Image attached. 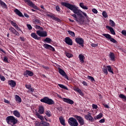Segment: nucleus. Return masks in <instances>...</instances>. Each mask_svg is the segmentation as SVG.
Returning <instances> with one entry per match:
<instances>
[{"instance_id": "nucleus-50", "label": "nucleus", "mask_w": 126, "mask_h": 126, "mask_svg": "<svg viewBox=\"0 0 126 126\" xmlns=\"http://www.w3.org/2000/svg\"><path fill=\"white\" fill-rule=\"evenodd\" d=\"M121 33H122V35H124V36H126V30L122 31Z\"/></svg>"}, {"instance_id": "nucleus-34", "label": "nucleus", "mask_w": 126, "mask_h": 126, "mask_svg": "<svg viewBox=\"0 0 126 126\" xmlns=\"http://www.w3.org/2000/svg\"><path fill=\"white\" fill-rule=\"evenodd\" d=\"M109 24L112 27H115V26H116V24L115 23V22H114V21L112 20H109Z\"/></svg>"}, {"instance_id": "nucleus-28", "label": "nucleus", "mask_w": 126, "mask_h": 126, "mask_svg": "<svg viewBox=\"0 0 126 126\" xmlns=\"http://www.w3.org/2000/svg\"><path fill=\"white\" fill-rule=\"evenodd\" d=\"M15 100L16 102H17V103H21V102H22V100H21V97L17 94L15 95Z\"/></svg>"}, {"instance_id": "nucleus-31", "label": "nucleus", "mask_w": 126, "mask_h": 126, "mask_svg": "<svg viewBox=\"0 0 126 126\" xmlns=\"http://www.w3.org/2000/svg\"><path fill=\"white\" fill-rule=\"evenodd\" d=\"M0 4L3 8H7V5L2 1H0Z\"/></svg>"}, {"instance_id": "nucleus-10", "label": "nucleus", "mask_w": 126, "mask_h": 126, "mask_svg": "<svg viewBox=\"0 0 126 126\" xmlns=\"http://www.w3.org/2000/svg\"><path fill=\"white\" fill-rule=\"evenodd\" d=\"M36 34L38 36H39V37H47V36H48V34L46 31H37Z\"/></svg>"}, {"instance_id": "nucleus-1", "label": "nucleus", "mask_w": 126, "mask_h": 126, "mask_svg": "<svg viewBox=\"0 0 126 126\" xmlns=\"http://www.w3.org/2000/svg\"><path fill=\"white\" fill-rule=\"evenodd\" d=\"M61 4L65 6L70 10H71L74 14L71 15V16L74 17V20L77 22H78L80 24H83L84 23V16L87 18L88 22H89V19H88V16L87 14L81 11L78 7L74 4H70L66 2H61ZM84 15V16H83Z\"/></svg>"}, {"instance_id": "nucleus-24", "label": "nucleus", "mask_w": 126, "mask_h": 126, "mask_svg": "<svg viewBox=\"0 0 126 126\" xmlns=\"http://www.w3.org/2000/svg\"><path fill=\"white\" fill-rule=\"evenodd\" d=\"M59 121L60 124H61L62 126H65V120L63 119V117L62 116L60 117L59 118Z\"/></svg>"}, {"instance_id": "nucleus-22", "label": "nucleus", "mask_w": 126, "mask_h": 126, "mask_svg": "<svg viewBox=\"0 0 126 126\" xmlns=\"http://www.w3.org/2000/svg\"><path fill=\"white\" fill-rule=\"evenodd\" d=\"M14 12H15L17 15H18V16H20V17H24V16H23V14H22V13H21V12H20V11H19V10H18V9H15L14 10Z\"/></svg>"}, {"instance_id": "nucleus-44", "label": "nucleus", "mask_w": 126, "mask_h": 126, "mask_svg": "<svg viewBox=\"0 0 126 126\" xmlns=\"http://www.w3.org/2000/svg\"><path fill=\"white\" fill-rule=\"evenodd\" d=\"M0 78L2 81H5V77L0 74Z\"/></svg>"}, {"instance_id": "nucleus-40", "label": "nucleus", "mask_w": 126, "mask_h": 126, "mask_svg": "<svg viewBox=\"0 0 126 126\" xmlns=\"http://www.w3.org/2000/svg\"><path fill=\"white\" fill-rule=\"evenodd\" d=\"M25 2H27V4L30 5L32 2L30 0H23Z\"/></svg>"}, {"instance_id": "nucleus-49", "label": "nucleus", "mask_w": 126, "mask_h": 126, "mask_svg": "<svg viewBox=\"0 0 126 126\" xmlns=\"http://www.w3.org/2000/svg\"><path fill=\"white\" fill-rule=\"evenodd\" d=\"M27 27H28L29 30H32V26H31V25L30 24H27Z\"/></svg>"}, {"instance_id": "nucleus-42", "label": "nucleus", "mask_w": 126, "mask_h": 126, "mask_svg": "<svg viewBox=\"0 0 126 126\" xmlns=\"http://www.w3.org/2000/svg\"><path fill=\"white\" fill-rule=\"evenodd\" d=\"M88 78L89 79H90V80H91V81L92 82H93V81H95V79H94V78L92 76H88Z\"/></svg>"}, {"instance_id": "nucleus-32", "label": "nucleus", "mask_w": 126, "mask_h": 126, "mask_svg": "<svg viewBox=\"0 0 126 126\" xmlns=\"http://www.w3.org/2000/svg\"><path fill=\"white\" fill-rule=\"evenodd\" d=\"M43 42H46V43H48V44H50L51 42H52V39L49 37H46L45 39L43 40Z\"/></svg>"}, {"instance_id": "nucleus-29", "label": "nucleus", "mask_w": 126, "mask_h": 126, "mask_svg": "<svg viewBox=\"0 0 126 126\" xmlns=\"http://www.w3.org/2000/svg\"><path fill=\"white\" fill-rule=\"evenodd\" d=\"M29 6H31V7H32L34 9H36V10H39V8H38V6L35 5V4H34L32 2V3H31Z\"/></svg>"}, {"instance_id": "nucleus-54", "label": "nucleus", "mask_w": 126, "mask_h": 126, "mask_svg": "<svg viewBox=\"0 0 126 126\" xmlns=\"http://www.w3.org/2000/svg\"><path fill=\"white\" fill-rule=\"evenodd\" d=\"M29 90L28 91V92H34V89H32V88H31L30 89H29Z\"/></svg>"}, {"instance_id": "nucleus-62", "label": "nucleus", "mask_w": 126, "mask_h": 126, "mask_svg": "<svg viewBox=\"0 0 126 126\" xmlns=\"http://www.w3.org/2000/svg\"><path fill=\"white\" fill-rule=\"evenodd\" d=\"M20 39L23 42H24V41H25V39H24V37H20Z\"/></svg>"}, {"instance_id": "nucleus-46", "label": "nucleus", "mask_w": 126, "mask_h": 126, "mask_svg": "<svg viewBox=\"0 0 126 126\" xmlns=\"http://www.w3.org/2000/svg\"><path fill=\"white\" fill-rule=\"evenodd\" d=\"M97 117L98 119H101L103 117V113H99Z\"/></svg>"}, {"instance_id": "nucleus-8", "label": "nucleus", "mask_w": 126, "mask_h": 126, "mask_svg": "<svg viewBox=\"0 0 126 126\" xmlns=\"http://www.w3.org/2000/svg\"><path fill=\"white\" fill-rule=\"evenodd\" d=\"M59 70V73L61 75H62L63 77H64L67 80H69V79L68 78V76L66 74L64 70H63V69L61 68H58Z\"/></svg>"}, {"instance_id": "nucleus-43", "label": "nucleus", "mask_w": 126, "mask_h": 126, "mask_svg": "<svg viewBox=\"0 0 126 126\" xmlns=\"http://www.w3.org/2000/svg\"><path fill=\"white\" fill-rule=\"evenodd\" d=\"M3 62L4 63H8V58L5 56L3 59Z\"/></svg>"}, {"instance_id": "nucleus-27", "label": "nucleus", "mask_w": 126, "mask_h": 126, "mask_svg": "<svg viewBox=\"0 0 126 126\" xmlns=\"http://www.w3.org/2000/svg\"><path fill=\"white\" fill-rule=\"evenodd\" d=\"M35 115L37 116L38 119H39L40 120H41V121H44V117L40 115V114L38 113V112H35Z\"/></svg>"}, {"instance_id": "nucleus-30", "label": "nucleus", "mask_w": 126, "mask_h": 126, "mask_svg": "<svg viewBox=\"0 0 126 126\" xmlns=\"http://www.w3.org/2000/svg\"><path fill=\"white\" fill-rule=\"evenodd\" d=\"M119 98H121V99H122L124 102H126V96L124 94H120L119 95Z\"/></svg>"}, {"instance_id": "nucleus-26", "label": "nucleus", "mask_w": 126, "mask_h": 126, "mask_svg": "<svg viewBox=\"0 0 126 126\" xmlns=\"http://www.w3.org/2000/svg\"><path fill=\"white\" fill-rule=\"evenodd\" d=\"M84 58L85 57L82 54H80L79 55V59L81 63H84Z\"/></svg>"}, {"instance_id": "nucleus-58", "label": "nucleus", "mask_w": 126, "mask_h": 126, "mask_svg": "<svg viewBox=\"0 0 126 126\" xmlns=\"http://www.w3.org/2000/svg\"><path fill=\"white\" fill-rule=\"evenodd\" d=\"M103 106L104 107H105V108H106V109H109L110 108V107L109 106V105H108V104H103Z\"/></svg>"}, {"instance_id": "nucleus-35", "label": "nucleus", "mask_w": 126, "mask_h": 126, "mask_svg": "<svg viewBox=\"0 0 126 126\" xmlns=\"http://www.w3.org/2000/svg\"><path fill=\"white\" fill-rule=\"evenodd\" d=\"M67 32L68 34L70 35L72 37H75V33H74V32L71 31H68Z\"/></svg>"}, {"instance_id": "nucleus-25", "label": "nucleus", "mask_w": 126, "mask_h": 126, "mask_svg": "<svg viewBox=\"0 0 126 126\" xmlns=\"http://www.w3.org/2000/svg\"><path fill=\"white\" fill-rule=\"evenodd\" d=\"M13 114L14 116H15L17 118H20V113H19V112H18V111H17V110L13 111Z\"/></svg>"}, {"instance_id": "nucleus-38", "label": "nucleus", "mask_w": 126, "mask_h": 126, "mask_svg": "<svg viewBox=\"0 0 126 126\" xmlns=\"http://www.w3.org/2000/svg\"><path fill=\"white\" fill-rule=\"evenodd\" d=\"M102 16L104 17V18H107L108 17V14H107V12L105 11H103L102 12Z\"/></svg>"}, {"instance_id": "nucleus-3", "label": "nucleus", "mask_w": 126, "mask_h": 126, "mask_svg": "<svg viewBox=\"0 0 126 126\" xmlns=\"http://www.w3.org/2000/svg\"><path fill=\"white\" fill-rule=\"evenodd\" d=\"M40 102H42V103H45L48 105H54L55 104V101H54L53 99L47 96H45L40 99Z\"/></svg>"}, {"instance_id": "nucleus-17", "label": "nucleus", "mask_w": 126, "mask_h": 126, "mask_svg": "<svg viewBox=\"0 0 126 126\" xmlns=\"http://www.w3.org/2000/svg\"><path fill=\"white\" fill-rule=\"evenodd\" d=\"M43 47L45 49H47V50H50L51 51H53V52H55V48L53 47L51 45L48 44H44Z\"/></svg>"}, {"instance_id": "nucleus-52", "label": "nucleus", "mask_w": 126, "mask_h": 126, "mask_svg": "<svg viewBox=\"0 0 126 126\" xmlns=\"http://www.w3.org/2000/svg\"><path fill=\"white\" fill-rule=\"evenodd\" d=\"M92 107H93V108L94 109H95V110L98 108V106H97V105H96V104H93L92 105Z\"/></svg>"}, {"instance_id": "nucleus-13", "label": "nucleus", "mask_w": 126, "mask_h": 126, "mask_svg": "<svg viewBox=\"0 0 126 126\" xmlns=\"http://www.w3.org/2000/svg\"><path fill=\"white\" fill-rule=\"evenodd\" d=\"M85 119H86L87 121L91 122V123H94V118L90 114H87L85 115Z\"/></svg>"}, {"instance_id": "nucleus-4", "label": "nucleus", "mask_w": 126, "mask_h": 126, "mask_svg": "<svg viewBox=\"0 0 126 126\" xmlns=\"http://www.w3.org/2000/svg\"><path fill=\"white\" fill-rule=\"evenodd\" d=\"M102 71L104 74H106V75H108V72L112 73V74H114V71H113V69L111 65H107L106 66L104 65L102 68Z\"/></svg>"}, {"instance_id": "nucleus-23", "label": "nucleus", "mask_w": 126, "mask_h": 126, "mask_svg": "<svg viewBox=\"0 0 126 126\" xmlns=\"http://www.w3.org/2000/svg\"><path fill=\"white\" fill-rule=\"evenodd\" d=\"M109 58L111 60V61H113V62H115L116 59V57H115V54L113 52H110L109 54Z\"/></svg>"}, {"instance_id": "nucleus-19", "label": "nucleus", "mask_w": 126, "mask_h": 126, "mask_svg": "<svg viewBox=\"0 0 126 126\" xmlns=\"http://www.w3.org/2000/svg\"><path fill=\"white\" fill-rule=\"evenodd\" d=\"M44 112H45V108H44V106H43V105L39 106L38 107L39 114L42 115V114H44Z\"/></svg>"}, {"instance_id": "nucleus-61", "label": "nucleus", "mask_w": 126, "mask_h": 126, "mask_svg": "<svg viewBox=\"0 0 126 126\" xmlns=\"http://www.w3.org/2000/svg\"><path fill=\"white\" fill-rule=\"evenodd\" d=\"M82 84H83L84 86H87V83L85 81H83Z\"/></svg>"}, {"instance_id": "nucleus-15", "label": "nucleus", "mask_w": 126, "mask_h": 126, "mask_svg": "<svg viewBox=\"0 0 126 126\" xmlns=\"http://www.w3.org/2000/svg\"><path fill=\"white\" fill-rule=\"evenodd\" d=\"M65 43L69 46H72V39L69 37H66L64 39Z\"/></svg>"}, {"instance_id": "nucleus-53", "label": "nucleus", "mask_w": 126, "mask_h": 126, "mask_svg": "<svg viewBox=\"0 0 126 126\" xmlns=\"http://www.w3.org/2000/svg\"><path fill=\"white\" fill-rule=\"evenodd\" d=\"M25 86H26V88H27V89H30V88H31V85L26 84Z\"/></svg>"}, {"instance_id": "nucleus-20", "label": "nucleus", "mask_w": 126, "mask_h": 126, "mask_svg": "<svg viewBox=\"0 0 126 126\" xmlns=\"http://www.w3.org/2000/svg\"><path fill=\"white\" fill-rule=\"evenodd\" d=\"M106 29H108V30H109V31H110V33L112 35H116V32H115V31L114 30V29L113 28L109 26H106Z\"/></svg>"}, {"instance_id": "nucleus-21", "label": "nucleus", "mask_w": 126, "mask_h": 126, "mask_svg": "<svg viewBox=\"0 0 126 126\" xmlns=\"http://www.w3.org/2000/svg\"><path fill=\"white\" fill-rule=\"evenodd\" d=\"M31 37L35 40H41V37H38L35 32H32L31 34Z\"/></svg>"}, {"instance_id": "nucleus-60", "label": "nucleus", "mask_w": 126, "mask_h": 126, "mask_svg": "<svg viewBox=\"0 0 126 126\" xmlns=\"http://www.w3.org/2000/svg\"><path fill=\"white\" fill-rule=\"evenodd\" d=\"M79 5L80 6V7H81L82 8H83V7L84 6V3H82V2H81L80 4H79Z\"/></svg>"}, {"instance_id": "nucleus-2", "label": "nucleus", "mask_w": 126, "mask_h": 126, "mask_svg": "<svg viewBox=\"0 0 126 126\" xmlns=\"http://www.w3.org/2000/svg\"><path fill=\"white\" fill-rule=\"evenodd\" d=\"M6 122L8 125L15 126L18 123V120L13 116H9L6 118Z\"/></svg>"}, {"instance_id": "nucleus-39", "label": "nucleus", "mask_w": 126, "mask_h": 126, "mask_svg": "<svg viewBox=\"0 0 126 126\" xmlns=\"http://www.w3.org/2000/svg\"><path fill=\"white\" fill-rule=\"evenodd\" d=\"M42 125L43 126H50V123H48V122H42Z\"/></svg>"}, {"instance_id": "nucleus-41", "label": "nucleus", "mask_w": 126, "mask_h": 126, "mask_svg": "<svg viewBox=\"0 0 126 126\" xmlns=\"http://www.w3.org/2000/svg\"><path fill=\"white\" fill-rule=\"evenodd\" d=\"M34 22L35 24H37L38 25L41 24V21L38 19H35L34 20Z\"/></svg>"}, {"instance_id": "nucleus-5", "label": "nucleus", "mask_w": 126, "mask_h": 126, "mask_svg": "<svg viewBox=\"0 0 126 126\" xmlns=\"http://www.w3.org/2000/svg\"><path fill=\"white\" fill-rule=\"evenodd\" d=\"M76 120V119L73 117H71L68 119V123L71 126H78V122H77Z\"/></svg>"}, {"instance_id": "nucleus-51", "label": "nucleus", "mask_w": 126, "mask_h": 126, "mask_svg": "<svg viewBox=\"0 0 126 126\" xmlns=\"http://www.w3.org/2000/svg\"><path fill=\"white\" fill-rule=\"evenodd\" d=\"M99 123L100 124H103L105 123V119H102L100 120L99 121Z\"/></svg>"}, {"instance_id": "nucleus-36", "label": "nucleus", "mask_w": 126, "mask_h": 126, "mask_svg": "<svg viewBox=\"0 0 126 126\" xmlns=\"http://www.w3.org/2000/svg\"><path fill=\"white\" fill-rule=\"evenodd\" d=\"M65 55L66 56V57L68 58L69 59L70 58H72V57H73V55L70 53H68L67 52H65Z\"/></svg>"}, {"instance_id": "nucleus-45", "label": "nucleus", "mask_w": 126, "mask_h": 126, "mask_svg": "<svg viewBox=\"0 0 126 126\" xmlns=\"http://www.w3.org/2000/svg\"><path fill=\"white\" fill-rule=\"evenodd\" d=\"M15 29H16V30H17L18 31H21V32H22V30H21V29H20V28H19V27H18V26L17 25L16 26V27H15Z\"/></svg>"}, {"instance_id": "nucleus-33", "label": "nucleus", "mask_w": 126, "mask_h": 126, "mask_svg": "<svg viewBox=\"0 0 126 126\" xmlns=\"http://www.w3.org/2000/svg\"><path fill=\"white\" fill-rule=\"evenodd\" d=\"M58 86L60 87V88H62L63 89H65V90H68L67 87H65L64 85L61 84H58Z\"/></svg>"}, {"instance_id": "nucleus-56", "label": "nucleus", "mask_w": 126, "mask_h": 126, "mask_svg": "<svg viewBox=\"0 0 126 126\" xmlns=\"http://www.w3.org/2000/svg\"><path fill=\"white\" fill-rule=\"evenodd\" d=\"M4 103H6V104H10V102H9L8 101V100H7L5 98L4 99Z\"/></svg>"}, {"instance_id": "nucleus-64", "label": "nucleus", "mask_w": 126, "mask_h": 126, "mask_svg": "<svg viewBox=\"0 0 126 126\" xmlns=\"http://www.w3.org/2000/svg\"><path fill=\"white\" fill-rule=\"evenodd\" d=\"M24 16H25V17H27V18H29V15L27 14V13H24Z\"/></svg>"}, {"instance_id": "nucleus-14", "label": "nucleus", "mask_w": 126, "mask_h": 126, "mask_svg": "<svg viewBox=\"0 0 126 126\" xmlns=\"http://www.w3.org/2000/svg\"><path fill=\"white\" fill-rule=\"evenodd\" d=\"M9 31L12 33V34H14V35H15L16 36H19L20 34L14 28L11 27L9 28Z\"/></svg>"}, {"instance_id": "nucleus-55", "label": "nucleus", "mask_w": 126, "mask_h": 126, "mask_svg": "<svg viewBox=\"0 0 126 126\" xmlns=\"http://www.w3.org/2000/svg\"><path fill=\"white\" fill-rule=\"evenodd\" d=\"M75 91H77V92H78L79 93H80L81 92H82L81 90L80 89L77 88L75 90Z\"/></svg>"}, {"instance_id": "nucleus-12", "label": "nucleus", "mask_w": 126, "mask_h": 126, "mask_svg": "<svg viewBox=\"0 0 126 126\" xmlns=\"http://www.w3.org/2000/svg\"><path fill=\"white\" fill-rule=\"evenodd\" d=\"M63 101L65 103H67V104H70V105H73V104H74V101H73V100L69 98L64 97L63 98Z\"/></svg>"}, {"instance_id": "nucleus-57", "label": "nucleus", "mask_w": 126, "mask_h": 126, "mask_svg": "<svg viewBox=\"0 0 126 126\" xmlns=\"http://www.w3.org/2000/svg\"><path fill=\"white\" fill-rule=\"evenodd\" d=\"M92 11L94 13H98V11H97V9H93Z\"/></svg>"}, {"instance_id": "nucleus-9", "label": "nucleus", "mask_w": 126, "mask_h": 126, "mask_svg": "<svg viewBox=\"0 0 126 126\" xmlns=\"http://www.w3.org/2000/svg\"><path fill=\"white\" fill-rule=\"evenodd\" d=\"M75 42L77 44H78L80 45V46H81L82 48L84 47V40H83V38L77 37L75 38Z\"/></svg>"}, {"instance_id": "nucleus-6", "label": "nucleus", "mask_w": 126, "mask_h": 126, "mask_svg": "<svg viewBox=\"0 0 126 126\" xmlns=\"http://www.w3.org/2000/svg\"><path fill=\"white\" fill-rule=\"evenodd\" d=\"M74 118L78 121L80 126H84L85 125V121L82 117L78 115H74Z\"/></svg>"}, {"instance_id": "nucleus-37", "label": "nucleus", "mask_w": 126, "mask_h": 126, "mask_svg": "<svg viewBox=\"0 0 126 126\" xmlns=\"http://www.w3.org/2000/svg\"><path fill=\"white\" fill-rule=\"evenodd\" d=\"M45 114L47 117H51L52 116V114H51V111L50 110L46 111H45Z\"/></svg>"}, {"instance_id": "nucleus-59", "label": "nucleus", "mask_w": 126, "mask_h": 126, "mask_svg": "<svg viewBox=\"0 0 126 126\" xmlns=\"http://www.w3.org/2000/svg\"><path fill=\"white\" fill-rule=\"evenodd\" d=\"M42 66L44 68V69H46V70H48V69H49V67L48 66H46L44 65H43Z\"/></svg>"}, {"instance_id": "nucleus-47", "label": "nucleus", "mask_w": 126, "mask_h": 126, "mask_svg": "<svg viewBox=\"0 0 126 126\" xmlns=\"http://www.w3.org/2000/svg\"><path fill=\"white\" fill-rule=\"evenodd\" d=\"M11 25H12V26H14V27H15L17 25V24H16V23H15L12 21H11Z\"/></svg>"}, {"instance_id": "nucleus-48", "label": "nucleus", "mask_w": 126, "mask_h": 126, "mask_svg": "<svg viewBox=\"0 0 126 126\" xmlns=\"http://www.w3.org/2000/svg\"><path fill=\"white\" fill-rule=\"evenodd\" d=\"M56 9L57 11H61V8L59 5H57L56 6Z\"/></svg>"}, {"instance_id": "nucleus-7", "label": "nucleus", "mask_w": 126, "mask_h": 126, "mask_svg": "<svg viewBox=\"0 0 126 126\" xmlns=\"http://www.w3.org/2000/svg\"><path fill=\"white\" fill-rule=\"evenodd\" d=\"M102 35H103V36L105 37V38H106V39H107V40H110V41L111 42H112V43H114V44H116V43H118L117 40H116V39H115V38H112V36H111V35H110L109 34L103 33Z\"/></svg>"}, {"instance_id": "nucleus-63", "label": "nucleus", "mask_w": 126, "mask_h": 126, "mask_svg": "<svg viewBox=\"0 0 126 126\" xmlns=\"http://www.w3.org/2000/svg\"><path fill=\"white\" fill-rule=\"evenodd\" d=\"M40 28H41V26L38 25L35 26V29H40Z\"/></svg>"}, {"instance_id": "nucleus-18", "label": "nucleus", "mask_w": 126, "mask_h": 126, "mask_svg": "<svg viewBox=\"0 0 126 126\" xmlns=\"http://www.w3.org/2000/svg\"><path fill=\"white\" fill-rule=\"evenodd\" d=\"M8 85H10V86H11V87H12L13 88L16 86V82L12 80L8 81Z\"/></svg>"}, {"instance_id": "nucleus-11", "label": "nucleus", "mask_w": 126, "mask_h": 126, "mask_svg": "<svg viewBox=\"0 0 126 126\" xmlns=\"http://www.w3.org/2000/svg\"><path fill=\"white\" fill-rule=\"evenodd\" d=\"M24 75L26 77H28V76H33L34 75V73L30 70H27L24 72Z\"/></svg>"}, {"instance_id": "nucleus-16", "label": "nucleus", "mask_w": 126, "mask_h": 126, "mask_svg": "<svg viewBox=\"0 0 126 126\" xmlns=\"http://www.w3.org/2000/svg\"><path fill=\"white\" fill-rule=\"evenodd\" d=\"M47 16H48V17H50V18H52V19H53L55 21H57V22H61V19L57 17H55V16H54V15L48 14H47Z\"/></svg>"}]
</instances>
